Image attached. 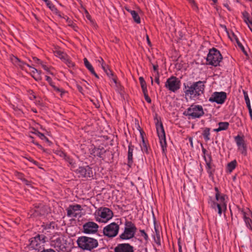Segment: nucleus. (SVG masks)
<instances>
[{
    "label": "nucleus",
    "instance_id": "nucleus-33",
    "mask_svg": "<svg viewBox=\"0 0 252 252\" xmlns=\"http://www.w3.org/2000/svg\"><path fill=\"white\" fill-rule=\"evenodd\" d=\"M237 162L236 160H233L228 163L227 164V169L229 172H231L236 167Z\"/></svg>",
    "mask_w": 252,
    "mask_h": 252
},
{
    "label": "nucleus",
    "instance_id": "nucleus-60",
    "mask_svg": "<svg viewBox=\"0 0 252 252\" xmlns=\"http://www.w3.org/2000/svg\"><path fill=\"white\" fill-rule=\"evenodd\" d=\"M224 6L225 7H226V8H227V9L228 10H229V11H230V10H231V9H230V7H229V5H228V4H227V3H226V4H224Z\"/></svg>",
    "mask_w": 252,
    "mask_h": 252
},
{
    "label": "nucleus",
    "instance_id": "nucleus-18",
    "mask_svg": "<svg viewBox=\"0 0 252 252\" xmlns=\"http://www.w3.org/2000/svg\"><path fill=\"white\" fill-rule=\"evenodd\" d=\"M10 60L15 65L19 66L22 69H24L25 65H27L29 67H32L31 65L21 61L19 59L14 56H11L10 57Z\"/></svg>",
    "mask_w": 252,
    "mask_h": 252
},
{
    "label": "nucleus",
    "instance_id": "nucleus-61",
    "mask_svg": "<svg viewBox=\"0 0 252 252\" xmlns=\"http://www.w3.org/2000/svg\"><path fill=\"white\" fill-rule=\"evenodd\" d=\"M23 181L24 182V183H25L27 185H29V183H30V182H29L28 180H26L25 179H23Z\"/></svg>",
    "mask_w": 252,
    "mask_h": 252
},
{
    "label": "nucleus",
    "instance_id": "nucleus-22",
    "mask_svg": "<svg viewBox=\"0 0 252 252\" xmlns=\"http://www.w3.org/2000/svg\"><path fill=\"white\" fill-rule=\"evenodd\" d=\"M241 213L243 215V217L244 219L245 223L248 227H249L250 229H252L251 226V223L252 222L251 219L247 216V214L243 210L241 211Z\"/></svg>",
    "mask_w": 252,
    "mask_h": 252
},
{
    "label": "nucleus",
    "instance_id": "nucleus-25",
    "mask_svg": "<svg viewBox=\"0 0 252 252\" xmlns=\"http://www.w3.org/2000/svg\"><path fill=\"white\" fill-rule=\"evenodd\" d=\"M44 206L42 204H40L38 206L35 210V213H37L39 215H43L45 212L44 209Z\"/></svg>",
    "mask_w": 252,
    "mask_h": 252
},
{
    "label": "nucleus",
    "instance_id": "nucleus-39",
    "mask_svg": "<svg viewBox=\"0 0 252 252\" xmlns=\"http://www.w3.org/2000/svg\"><path fill=\"white\" fill-rule=\"evenodd\" d=\"M63 61L69 67H73L75 65L74 63L67 57L65 58V59L63 60Z\"/></svg>",
    "mask_w": 252,
    "mask_h": 252
},
{
    "label": "nucleus",
    "instance_id": "nucleus-30",
    "mask_svg": "<svg viewBox=\"0 0 252 252\" xmlns=\"http://www.w3.org/2000/svg\"><path fill=\"white\" fill-rule=\"evenodd\" d=\"M54 53H55V55L56 56L60 58V59H62V60H64V59H65V58L66 57H67V55L65 53L62 52L61 51H55L54 52Z\"/></svg>",
    "mask_w": 252,
    "mask_h": 252
},
{
    "label": "nucleus",
    "instance_id": "nucleus-24",
    "mask_svg": "<svg viewBox=\"0 0 252 252\" xmlns=\"http://www.w3.org/2000/svg\"><path fill=\"white\" fill-rule=\"evenodd\" d=\"M60 156L63 157L64 159L71 165L72 168H74L76 167L75 163L73 161V160L67 156L64 153L62 152Z\"/></svg>",
    "mask_w": 252,
    "mask_h": 252
},
{
    "label": "nucleus",
    "instance_id": "nucleus-1",
    "mask_svg": "<svg viewBox=\"0 0 252 252\" xmlns=\"http://www.w3.org/2000/svg\"><path fill=\"white\" fill-rule=\"evenodd\" d=\"M205 82V81H198L187 84L184 83V92L185 95L189 96L190 99L198 97L204 92Z\"/></svg>",
    "mask_w": 252,
    "mask_h": 252
},
{
    "label": "nucleus",
    "instance_id": "nucleus-34",
    "mask_svg": "<svg viewBox=\"0 0 252 252\" xmlns=\"http://www.w3.org/2000/svg\"><path fill=\"white\" fill-rule=\"evenodd\" d=\"M139 81L140 83L141 87L142 89V91L147 90V85L145 81L144 80L143 77H140L139 78Z\"/></svg>",
    "mask_w": 252,
    "mask_h": 252
},
{
    "label": "nucleus",
    "instance_id": "nucleus-56",
    "mask_svg": "<svg viewBox=\"0 0 252 252\" xmlns=\"http://www.w3.org/2000/svg\"><path fill=\"white\" fill-rule=\"evenodd\" d=\"M86 17L87 18V19L91 21V16L89 15V13L87 12V11H86Z\"/></svg>",
    "mask_w": 252,
    "mask_h": 252
},
{
    "label": "nucleus",
    "instance_id": "nucleus-26",
    "mask_svg": "<svg viewBox=\"0 0 252 252\" xmlns=\"http://www.w3.org/2000/svg\"><path fill=\"white\" fill-rule=\"evenodd\" d=\"M102 68L104 71V72L106 73L107 75L110 77L111 76H113V74L112 71L109 68L108 66L106 64H103L102 63Z\"/></svg>",
    "mask_w": 252,
    "mask_h": 252
},
{
    "label": "nucleus",
    "instance_id": "nucleus-59",
    "mask_svg": "<svg viewBox=\"0 0 252 252\" xmlns=\"http://www.w3.org/2000/svg\"><path fill=\"white\" fill-rule=\"evenodd\" d=\"M91 73L93 74L96 78H99L98 75L95 73L94 71V72H91Z\"/></svg>",
    "mask_w": 252,
    "mask_h": 252
},
{
    "label": "nucleus",
    "instance_id": "nucleus-12",
    "mask_svg": "<svg viewBox=\"0 0 252 252\" xmlns=\"http://www.w3.org/2000/svg\"><path fill=\"white\" fill-rule=\"evenodd\" d=\"M98 225L93 221H88L83 225V232L86 234H94L98 231Z\"/></svg>",
    "mask_w": 252,
    "mask_h": 252
},
{
    "label": "nucleus",
    "instance_id": "nucleus-55",
    "mask_svg": "<svg viewBox=\"0 0 252 252\" xmlns=\"http://www.w3.org/2000/svg\"><path fill=\"white\" fill-rule=\"evenodd\" d=\"M77 89L80 92L82 93L83 88L81 86H80L79 85H77Z\"/></svg>",
    "mask_w": 252,
    "mask_h": 252
},
{
    "label": "nucleus",
    "instance_id": "nucleus-52",
    "mask_svg": "<svg viewBox=\"0 0 252 252\" xmlns=\"http://www.w3.org/2000/svg\"><path fill=\"white\" fill-rule=\"evenodd\" d=\"M178 246H179V252H182V246H181V245L180 244V242H178Z\"/></svg>",
    "mask_w": 252,
    "mask_h": 252
},
{
    "label": "nucleus",
    "instance_id": "nucleus-35",
    "mask_svg": "<svg viewBox=\"0 0 252 252\" xmlns=\"http://www.w3.org/2000/svg\"><path fill=\"white\" fill-rule=\"evenodd\" d=\"M35 134L42 140H45L46 142L50 143L48 139L43 133H40L38 131H36Z\"/></svg>",
    "mask_w": 252,
    "mask_h": 252
},
{
    "label": "nucleus",
    "instance_id": "nucleus-49",
    "mask_svg": "<svg viewBox=\"0 0 252 252\" xmlns=\"http://www.w3.org/2000/svg\"><path fill=\"white\" fill-rule=\"evenodd\" d=\"M41 252H56L54 250L51 249L44 250Z\"/></svg>",
    "mask_w": 252,
    "mask_h": 252
},
{
    "label": "nucleus",
    "instance_id": "nucleus-5",
    "mask_svg": "<svg viewBox=\"0 0 252 252\" xmlns=\"http://www.w3.org/2000/svg\"><path fill=\"white\" fill-rule=\"evenodd\" d=\"M222 60V56L218 49L215 48L210 49L206 58L207 64L217 66L220 65V63Z\"/></svg>",
    "mask_w": 252,
    "mask_h": 252
},
{
    "label": "nucleus",
    "instance_id": "nucleus-28",
    "mask_svg": "<svg viewBox=\"0 0 252 252\" xmlns=\"http://www.w3.org/2000/svg\"><path fill=\"white\" fill-rule=\"evenodd\" d=\"M141 150L143 153H146V154H149L150 153L149 147L147 145L143 138H142V145H141Z\"/></svg>",
    "mask_w": 252,
    "mask_h": 252
},
{
    "label": "nucleus",
    "instance_id": "nucleus-13",
    "mask_svg": "<svg viewBox=\"0 0 252 252\" xmlns=\"http://www.w3.org/2000/svg\"><path fill=\"white\" fill-rule=\"evenodd\" d=\"M226 99V94L224 92H215L209 98L210 102H215L218 104H222Z\"/></svg>",
    "mask_w": 252,
    "mask_h": 252
},
{
    "label": "nucleus",
    "instance_id": "nucleus-54",
    "mask_svg": "<svg viewBox=\"0 0 252 252\" xmlns=\"http://www.w3.org/2000/svg\"><path fill=\"white\" fill-rule=\"evenodd\" d=\"M42 67L45 70H47V71H48V67L46 65H44L42 63L41 64Z\"/></svg>",
    "mask_w": 252,
    "mask_h": 252
},
{
    "label": "nucleus",
    "instance_id": "nucleus-57",
    "mask_svg": "<svg viewBox=\"0 0 252 252\" xmlns=\"http://www.w3.org/2000/svg\"><path fill=\"white\" fill-rule=\"evenodd\" d=\"M126 9L127 11L129 12L131 14H132V12L134 11L135 10H132L130 9H129L127 7H126Z\"/></svg>",
    "mask_w": 252,
    "mask_h": 252
},
{
    "label": "nucleus",
    "instance_id": "nucleus-6",
    "mask_svg": "<svg viewBox=\"0 0 252 252\" xmlns=\"http://www.w3.org/2000/svg\"><path fill=\"white\" fill-rule=\"evenodd\" d=\"M137 231L135 225L131 221L126 220L124 232L120 235L122 240H128L134 237Z\"/></svg>",
    "mask_w": 252,
    "mask_h": 252
},
{
    "label": "nucleus",
    "instance_id": "nucleus-41",
    "mask_svg": "<svg viewBox=\"0 0 252 252\" xmlns=\"http://www.w3.org/2000/svg\"><path fill=\"white\" fill-rule=\"evenodd\" d=\"M142 92L144 94V95L145 100L147 101V102H148L149 103H150L151 102V99L150 98V97L148 96V91L146 90V91H144Z\"/></svg>",
    "mask_w": 252,
    "mask_h": 252
},
{
    "label": "nucleus",
    "instance_id": "nucleus-2",
    "mask_svg": "<svg viewBox=\"0 0 252 252\" xmlns=\"http://www.w3.org/2000/svg\"><path fill=\"white\" fill-rule=\"evenodd\" d=\"M78 247L83 250L91 251L98 246L96 239L87 236L79 237L77 241Z\"/></svg>",
    "mask_w": 252,
    "mask_h": 252
},
{
    "label": "nucleus",
    "instance_id": "nucleus-50",
    "mask_svg": "<svg viewBox=\"0 0 252 252\" xmlns=\"http://www.w3.org/2000/svg\"><path fill=\"white\" fill-rule=\"evenodd\" d=\"M153 67L154 70L155 71H157V73L158 72V65L153 64Z\"/></svg>",
    "mask_w": 252,
    "mask_h": 252
},
{
    "label": "nucleus",
    "instance_id": "nucleus-20",
    "mask_svg": "<svg viewBox=\"0 0 252 252\" xmlns=\"http://www.w3.org/2000/svg\"><path fill=\"white\" fill-rule=\"evenodd\" d=\"M204 158L206 161L207 172L210 174H212L214 170L213 169V165L212 163L211 156L210 154H207L206 156H204Z\"/></svg>",
    "mask_w": 252,
    "mask_h": 252
},
{
    "label": "nucleus",
    "instance_id": "nucleus-63",
    "mask_svg": "<svg viewBox=\"0 0 252 252\" xmlns=\"http://www.w3.org/2000/svg\"><path fill=\"white\" fill-rule=\"evenodd\" d=\"M202 152L204 154V156H205V154H206V150L205 148H204L203 147H202Z\"/></svg>",
    "mask_w": 252,
    "mask_h": 252
},
{
    "label": "nucleus",
    "instance_id": "nucleus-15",
    "mask_svg": "<svg viewBox=\"0 0 252 252\" xmlns=\"http://www.w3.org/2000/svg\"><path fill=\"white\" fill-rule=\"evenodd\" d=\"M234 139L238 147V149L241 154L244 156H246L247 145L245 142L244 137L238 135L235 137Z\"/></svg>",
    "mask_w": 252,
    "mask_h": 252
},
{
    "label": "nucleus",
    "instance_id": "nucleus-51",
    "mask_svg": "<svg viewBox=\"0 0 252 252\" xmlns=\"http://www.w3.org/2000/svg\"><path fill=\"white\" fill-rule=\"evenodd\" d=\"M246 104H247V107H248V109H249V112H250V111H252V108H251V103H250V102H249V103H246Z\"/></svg>",
    "mask_w": 252,
    "mask_h": 252
},
{
    "label": "nucleus",
    "instance_id": "nucleus-7",
    "mask_svg": "<svg viewBox=\"0 0 252 252\" xmlns=\"http://www.w3.org/2000/svg\"><path fill=\"white\" fill-rule=\"evenodd\" d=\"M204 114L203 107L201 105H191L184 113L185 116L191 117L192 119L199 118Z\"/></svg>",
    "mask_w": 252,
    "mask_h": 252
},
{
    "label": "nucleus",
    "instance_id": "nucleus-44",
    "mask_svg": "<svg viewBox=\"0 0 252 252\" xmlns=\"http://www.w3.org/2000/svg\"><path fill=\"white\" fill-rule=\"evenodd\" d=\"M15 175L19 178L22 180H23V175L19 172H16L15 173Z\"/></svg>",
    "mask_w": 252,
    "mask_h": 252
},
{
    "label": "nucleus",
    "instance_id": "nucleus-31",
    "mask_svg": "<svg viewBox=\"0 0 252 252\" xmlns=\"http://www.w3.org/2000/svg\"><path fill=\"white\" fill-rule=\"evenodd\" d=\"M233 36L234 37V39H235V41H236L238 46L241 48V49L243 52V53L245 55H247V53L246 51L245 50L244 47L243 46V45L241 44V43L239 41L238 37L234 33H233Z\"/></svg>",
    "mask_w": 252,
    "mask_h": 252
},
{
    "label": "nucleus",
    "instance_id": "nucleus-42",
    "mask_svg": "<svg viewBox=\"0 0 252 252\" xmlns=\"http://www.w3.org/2000/svg\"><path fill=\"white\" fill-rule=\"evenodd\" d=\"M141 236H143L146 241H148L149 239L147 234L145 232L144 230H140Z\"/></svg>",
    "mask_w": 252,
    "mask_h": 252
},
{
    "label": "nucleus",
    "instance_id": "nucleus-48",
    "mask_svg": "<svg viewBox=\"0 0 252 252\" xmlns=\"http://www.w3.org/2000/svg\"><path fill=\"white\" fill-rule=\"evenodd\" d=\"M97 61L100 64L101 67H102V63H103V64H105L103 59L101 57L99 58V59L97 60Z\"/></svg>",
    "mask_w": 252,
    "mask_h": 252
},
{
    "label": "nucleus",
    "instance_id": "nucleus-53",
    "mask_svg": "<svg viewBox=\"0 0 252 252\" xmlns=\"http://www.w3.org/2000/svg\"><path fill=\"white\" fill-rule=\"evenodd\" d=\"M146 38H147V41L148 44L150 46H151V42L150 41V39H149V37L148 35H146Z\"/></svg>",
    "mask_w": 252,
    "mask_h": 252
},
{
    "label": "nucleus",
    "instance_id": "nucleus-64",
    "mask_svg": "<svg viewBox=\"0 0 252 252\" xmlns=\"http://www.w3.org/2000/svg\"><path fill=\"white\" fill-rule=\"evenodd\" d=\"M31 93L30 94H32V96L33 97V99H35L36 98V96L33 94V92L31 91Z\"/></svg>",
    "mask_w": 252,
    "mask_h": 252
},
{
    "label": "nucleus",
    "instance_id": "nucleus-46",
    "mask_svg": "<svg viewBox=\"0 0 252 252\" xmlns=\"http://www.w3.org/2000/svg\"><path fill=\"white\" fill-rule=\"evenodd\" d=\"M32 59L36 63L42 64V62L37 58L33 57Z\"/></svg>",
    "mask_w": 252,
    "mask_h": 252
},
{
    "label": "nucleus",
    "instance_id": "nucleus-3",
    "mask_svg": "<svg viewBox=\"0 0 252 252\" xmlns=\"http://www.w3.org/2000/svg\"><path fill=\"white\" fill-rule=\"evenodd\" d=\"M215 189L216 191L215 197L217 202H216L214 201H211L210 204L211 207L214 209L215 211H218V214L220 216L222 212L225 211L226 209L225 195H220L217 187H215Z\"/></svg>",
    "mask_w": 252,
    "mask_h": 252
},
{
    "label": "nucleus",
    "instance_id": "nucleus-58",
    "mask_svg": "<svg viewBox=\"0 0 252 252\" xmlns=\"http://www.w3.org/2000/svg\"><path fill=\"white\" fill-rule=\"evenodd\" d=\"M189 141L190 142V145L191 147H193V142H192V138L191 137H189Z\"/></svg>",
    "mask_w": 252,
    "mask_h": 252
},
{
    "label": "nucleus",
    "instance_id": "nucleus-40",
    "mask_svg": "<svg viewBox=\"0 0 252 252\" xmlns=\"http://www.w3.org/2000/svg\"><path fill=\"white\" fill-rule=\"evenodd\" d=\"M53 88L54 91H55L57 92L61 93V96H62L63 94L65 93V92L61 89H60L58 88L57 87L55 86L54 85L52 86Z\"/></svg>",
    "mask_w": 252,
    "mask_h": 252
},
{
    "label": "nucleus",
    "instance_id": "nucleus-11",
    "mask_svg": "<svg viewBox=\"0 0 252 252\" xmlns=\"http://www.w3.org/2000/svg\"><path fill=\"white\" fill-rule=\"evenodd\" d=\"M119 228V225L116 223H111L104 227L103 234L110 238L115 237L118 233Z\"/></svg>",
    "mask_w": 252,
    "mask_h": 252
},
{
    "label": "nucleus",
    "instance_id": "nucleus-43",
    "mask_svg": "<svg viewBox=\"0 0 252 252\" xmlns=\"http://www.w3.org/2000/svg\"><path fill=\"white\" fill-rule=\"evenodd\" d=\"M243 94H244V98H245L246 103H247L250 102V100L249 99V96H248V93H247V92H246L245 91H243Z\"/></svg>",
    "mask_w": 252,
    "mask_h": 252
},
{
    "label": "nucleus",
    "instance_id": "nucleus-4",
    "mask_svg": "<svg viewBox=\"0 0 252 252\" xmlns=\"http://www.w3.org/2000/svg\"><path fill=\"white\" fill-rule=\"evenodd\" d=\"M94 215L97 221L106 222L112 219L113 213L108 208L100 207L95 211Z\"/></svg>",
    "mask_w": 252,
    "mask_h": 252
},
{
    "label": "nucleus",
    "instance_id": "nucleus-23",
    "mask_svg": "<svg viewBox=\"0 0 252 252\" xmlns=\"http://www.w3.org/2000/svg\"><path fill=\"white\" fill-rule=\"evenodd\" d=\"M219 127L215 129L214 131L219 132L221 130H226L228 128L229 126V123L228 122H220L219 123Z\"/></svg>",
    "mask_w": 252,
    "mask_h": 252
},
{
    "label": "nucleus",
    "instance_id": "nucleus-27",
    "mask_svg": "<svg viewBox=\"0 0 252 252\" xmlns=\"http://www.w3.org/2000/svg\"><path fill=\"white\" fill-rule=\"evenodd\" d=\"M210 128H208V127L205 128L203 130L202 135L206 141H208L210 139V137H209L210 134Z\"/></svg>",
    "mask_w": 252,
    "mask_h": 252
},
{
    "label": "nucleus",
    "instance_id": "nucleus-10",
    "mask_svg": "<svg viewBox=\"0 0 252 252\" xmlns=\"http://www.w3.org/2000/svg\"><path fill=\"white\" fill-rule=\"evenodd\" d=\"M165 87L169 91L175 93L180 88L181 81L176 77L172 76L167 79Z\"/></svg>",
    "mask_w": 252,
    "mask_h": 252
},
{
    "label": "nucleus",
    "instance_id": "nucleus-36",
    "mask_svg": "<svg viewBox=\"0 0 252 252\" xmlns=\"http://www.w3.org/2000/svg\"><path fill=\"white\" fill-rule=\"evenodd\" d=\"M47 6L53 11L57 10V9L49 0H43Z\"/></svg>",
    "mask_w": 252,
    "mask_h": 252
},
{
    "label": "nucleus",
    "instance_id": "nucleus-32",
    "mask_svg": "<svg viewBox=\"0 0 252 252\" xmlns=\"http://www.w3.org/2000/svg\"><path fill=\"white\" fill-rule=\"evenodd\" d=\"M131 15L133 20L136 23H137V24L140 23V22H141L140 18L139 16L138 15L137 12H136L135 11H133V12H132V14Z\"/></svg>",
    "mask_w": 252,
    "mask_h": 252
},
{
    "label": "nucleus",
    "instance_id": "nucleus-21",
    "mask_svg": "<svg viewBox=\"0 0 252 252\" xmlns=\"http://www.w3.org/2000/svg\"><path fill=\"white\" fill-rule=\"evenodd\" d=\"M105 152V151L102 149H99L97 148H94L92 150L91 154L94 156H97L101 158V156Z\"/></svg>",
    "mask_w": 252,
    "mask_h": 252
},
{
    "label": "nucleus",
    "instance_id": "nucleus-8",
    "mask_svg": "<svg viewBox=\"0 0 252 252\" xmlns=\"http://www.w3.org/2000/svg\"><path fill=\"white\" fill-rule=\"evenodd\" d=\"M156 126L157 134L159 139L160 144L162 148V151L163 153H164L166 150L167 144L165 138V133L161 121L157 119Z\"/></svg>",
    "mask_w": 252,
    "mask_h": 252
},
{
    "label": "nucleus",
    "instance_id": "nucleus-14",
    "mask_svg": "<svg viewBox=\"0 0 252 252\" xmlns=\"http://www.w3.org/2000/svg\"><path fill=\"white\" fill-rule=\"evenodd\" d=\"M75 172L79 174V177L88 178L93 176L92 169L89 166L79 167L75 170Z\"/></svg>",
    "mask_w": 252,
    "mask_h": 252
},
{
    "label": "nucleus",
    "instance_id": "nucleus-38",
    "mask_svg": "<svg viewBox=\"0 0 252 252\" xmlns=\"http://www.w3.org/2000/svg\"><path fill=\"white\" fill-rule=\"evenodd\" d=\"M155 228L156 232V238H155V241L157 244L160 245V240L159 231L157 230L156 227H155Z\"/></svg>",
    "mask_w": 252,
    "mask_h": 252
},
{
    "label": "nucleus",
    "instance_id": "nucleus-17",
    "mask_svg": "<svg viewBox=\"0 0 252 252\" xmlns=\"http://www.w3.org/2000/svg\"><path fill=\"white\" fill-rule=\"evenodd\" d=\"M81 206L79 204L71 205L66 209L67 215L68 217H76V214L75 213V211L81 210Z\"/></svg>",
    "mask_w": 252,
    "mask_h": 252
},
{
    "label": "nucleus",
    "instance_id": "nucleus-19",
    "mask_svg": "<svg viewBox=\"0 0 252 252\" xmlns=\"http://www.w3.org/2000/svg\"><path fill=\"white\" fill-rule=\"evenodd\" d=\"M134 146L130 142L128 147V153H127V165L129 167H131L133 163V153L134 151Z\"/></svg>",
    "mask_w": 252,
    "mask_h": 252
},
{
    "label": "nucleus",
    "instance_id": "nucleus-47",
    "mask_svg": "<svg viewBox=\"0 0 252 252\" xmlns=\"http://www.w3.org/2000/svg\"><path fill=\"white\" fill-rule=\"evenodd\" d=\"M159 73L158 72L157 75L155 77V82L158 84H159Z\"/></svg>",
    "mask_w": 252,
    "mask_h": 252
},
{
    "label": "nucleus",
    "instance_id": "nucleus-62",
    "mask_svg": "<svg viewBox=\"0 0 252 252\" xmlns=\"http://www.w3.org/2000/svg\"><path fill=\"white\" fill-rule=\"evenodd\" d=\"M32 69H33V70H32V72L33 73H34L35 72H38V70L36 68L32 67Z\"/></svg>",
    "mask_w": 252,
    "mask_h": 252
},
{
    "label": "nucleus",
    "instance_id": "nucleus-16",
    "mask_svg": "<svg viewBox=\"0 0 252 252\" xmlns=\"http://www.w3.org/2000/svg\"><path fill=\"white\" fill-rule=\"evenodd\" d=\"M114 252H134V248L128 243L119 244L114 248Z\"/></svg>",
    "mask_w": 252,
    "mask_h": 252
},
{
    "label": "nucleus",
    "instance_id": "nucleus-9",
    "mask_svg": "<svg viewBox=\"0 0 252 252\" xmlns=\"http://www.w3.org/2000/svg\"><path fill=\"white\" fill-rule=\"evenodd\" d=\"M47 237L43 234H38L30 239V245L33 249L39 251L46 242Z\"/></svg>",
    "mask_w": 252,
    "mask_h": 252
},
{
    "label": "nucleus",
    "instance_id": "nucleus-29",
    "mask_svg": "<svg viewBox=\"0 0 252 252\" xmlns=\"http://www.w3.org/2000/svg\"><path fill=\"white\" fill-rule=\"evenodd\" d=\"M84 64L85 66L88 68V69L91 72H94V69L93 66L91 65V64L89 63V62L88 61L87 58L84 59Z\"/></svg>",
    "mask_w": 252,
    "mask_h": 252
},
{
    "label": "nucleus",
    "instance_id": "nucleus-37",
    "mask_svg": "<svg viewBox=\"0 0 252 252\" xmlns=\"http://www.w3.org/2000/svg\"><path fill=\"white\" fill-rule=\"evenodd\" d=\"M248 13L245 12L243 13V16L244 18V21L249 25V24L252 26V19H250L248 17Z\"/></svg>",
    "mask_w": 252,
    "mask_h": 252
},
{
    "label": "nucleus",
    "instance_id": "nucleus-45",
    "mask_svg": "<svg viewBox=\"0 0 252 252\" xmlns=\"http://www.w3.org/2000/svg\"><path fill=\"white\" fill-rule=\"evenodd\" d=\"M46 80L49 82L50 85L52 86L53 85V83L52 81V79L48 76H46Z\"/></svg>",
    "mask_w": 252,
    "mask_h": 252
}]
</instances>
